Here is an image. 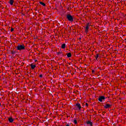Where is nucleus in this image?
Instances as JSON below:
<instances>
[{
  "instance_id": "f257e3e1",
  "label": "nucleus",
  "mask_w": 126,
  "mask_h": 126,
  "mask_svg": "<svg viewBox=\"0 0 126 126\" xmlns=\"http://www.w3.org/2000/svg\"><path fill=\"white\" fill-rule=\"evenodd\" d=\"M17 49L18 51H22L25 50V45L24 44H18Z\"/></svg>"
},
{
  "instance_id": "f03ea898",
  "label": "nucleus",
  "mask_w": 126,
  "mask_h": 126,
  "mask_svg": "<svg viewBox=\"0 0 126 126\" xmlns=\"http://www.w3.org/2000/svg\"><path fill=\"white\" fill-rule=\"evenodd\" d=\"M66 18L70 22H73V16L68 14L66 15Z\"/></svg>"
},
{
  "instance_id": "7ed1b4c3",
  "label": "nucleus",
  "mask_w": 126,
  "mask_h": 126,
  "mask_svg": "<svg viewBox=\"0 0 126 126\" xmlns=\"http://www.w3.org/2000/svg\"><path fill=\"white\" fill-rule=\"evenodd\" d=\"M103 100H105V96H99L98 98V101H99V102H103Z\"/></svg>"
},
{
  "instance_id": "20e7f679",
  "label": "nucleus",
  "mask_w": 126,
  "mask_h": 126,
  "mask_svg": "<svg viewBox=\"0 0 126 126\" xmlns=\"http://www.w3.org/2000/svg\"><path fill=\"white\" fill-rule=\"evenodd\" d=\"M112 105L111 104H106V105L104 106L105 109H108V108H111Z\"/></svg>"
},
{
  "instance_id": "39448f33",
  "label": "nucleus",
  "mask_w": 126,
  "mask_h": 126,
  "mask_svg": "<svg viewBox=\"0 0 126 126\" xmlns=\"http://www.w3.org/2000/svg\"><path fill=\"white\" fill-rule=\"evenodd\" d=\"M76 106L77 107V108H78L79 110L81 109V105H80V103H77L76 104Z\"/></svg>"
},
{
  "instance_id": "423d86ee",
  "label": "nucleus",
  "mask_w": 126,
  "mask_h": 126,
  "mask_svg": "<svg viewBox=\"0 0 126 126\" xmlns=\"http://www.w3.org/2000/svg\"><path fill=\"white\" fill-rule=\"evenodd\" d=\"M89 29V25H88L86 27V29L85 32H86V33H87V32H88V30Z\"/></svg>"
},
{
  "instance_id": "0eeeda50",
  "label": "nucleus",
  "mask_w": 126,
  "mask_h": 126,
  "mask_svg": "<svg viewBox=\"0 0 126 126\" xmlns=\"http://www.w3.org/2000/svg\"><path fill=\"white\" fill-rule=\"evenodd\" d=\"M13 2H14V0H10L9 1V3L11 5H13Z\"/></svg>"
},
{
  "instance_id": "6e6552de",
  "label": "nucleus",
  "mask_w": 126,
  "mask_h": 126,
  "mask_svg": "<svg viewBox=\"0 0 126 126\" xmlns=\"http://www.w3.org/2000/svg\"><path fill=\"white\" fill-rule=\"evenodd\" d=\"M87 125H90V126H93V124L91 122V121H88L87 122Z\"/></svg>"
},
{
  "instance_id": "1a4fd4ad",
  "label": "nucleus",
  "mask_w": 126,
  "mask_h": 126,
  "mask_svg": "<svg viewBox=\"0 0 126 126\" xmlns=\"http://www.w3.org/2000/svg\"><path fill=\"white\" fill-rule=\"evenodd\" d=\"M8 121L9 123H12L13 122V119H12V117H10L8 118Z\"/></svg>"
},
{
  "instance_id": "9d476101",
  "label": "nucleus",
  "mask_w": 126,
  "mask_h": 126,
  "mask_svg": "<svg viewBox=\"0 0 126 126\" xmlns=\"http://www.w3.org/2000/svg\"><path fill=\"white\" fill-rule=\"evenodd\" d=\"M31 67L32 68V69H34V68H35V67H36V65L35 64H31Z\"/></svg>"
},
{
  "instance_id": "9b49d317",
  "label": "nucleus",
  "mask_w": 126,
  "mask_h": 126,
  "mask_svg": "<svg viewBox=\"0 0 126 126\" xmlns=\"http://www.w3.org/2000/svg\"><path fill=\"white\" fill-rule=\"evenodd\" d=\"M62 49H65V44L63 43L62 45L61 46Z\"/></svg>"
},
{
  "instance_id": "f8f14e48",
  "label": "nucleus",
  "mask_w": 126,
  "mask_h": 126,
  "mask_svg": "<svg viewBox=\"0 0 126 126\" xmlns=\"http://www.w3.org/2000/svg\"><path fill=\"white\" fill-rule=\"evenodd\" d=\"M67 58H70L71 57V53H68L67 54Z\"/></svg>"
},
{
  "instance_id": "ddd939ff",
  "label": "nucleus",
  "mask_w": 126,
  "mask_h": 126,
  "mask_svg": "<svg viewBox=\"0 0 126 126\" xmlns=\"http://www.w3.org/2000/svg\"><path fill=\"white\" fill-rule=\"evenodd\" d=\"M39 3L40 4H41V5H43V6H45L46 5V4H45V3L43 2H39Z\"/></svg>"
},
{
  "instance_id": "4468645a",
  "label": "nucleus",
  "mask_w": 126,
  "mask_h": 126,
  "mask_svg": "<svg viewBox=\"0 0 126 126\" xmlns=\"http://www.w3.org/2000/svg\"><path fill=\"white\" fill-rule=\"evenodd\" d=\"M98 58H99V55L97 54L95 56V59L98 61Z\"/></svg>"
},
{
  "instance_id": "2eb2a0df",
  "label": "nucleus",
  "mask_w": 126,
  "mask_h": 126,
  "mask_svg": "<svg viewBox=\"0 0 126 126\" xmlns=\"http://www.w3.org/2000/svg\"><path fill=\"white\" fill-rule=\"evenodd\" d=\"M73 123L75 125H76L77 124V121H76V120H74Z\"/></svg>"
},
{
  "instance_id": "dca6fc26",
  "label": "nucleus",
  "mask_w": 126,
  "mask_h": 126,
  "mask_svg": "<svg viewBox=\"0 0 126 126\" xmlns=\"http://www.w3.org/2000/svg\"><path fill=\"white\" fill-rule=\"evenodd\" d=\"M14 30V29L11 28V32H13Z\"/></svg>"
},
{
  "instance_id": "f3484780",
  "label": "nucleus",
  "mask_w": 126,
  "mask_h": 126,
  "mask_svg": "<svg viewBox=\"0 0 126 126\" xmlns=\"http://www.w3.org/2000/svg\"><path fill=\"white\" fill-rule=\"evenodd\" d=\"M39 77H40V78L43 77V75H42V74H40V75H39Z\"/></svg>"
},
{
  "instance_id": "a211bd4d",
  "label": "nucleus",
  "mask_w": 126,
  "mask_h": 126,
  "mask_svg": "<svg viewBox=\"0 0 126 126\" xmlns=\"http://www.w3.org/2000/svg\"><path fill=\"white\" fill-rule=\"evenodd\" d=\"M92 73H94V72H95V71H94V70H93L92 71Z\"/></svg>"
},
{
  "instance_id": "6ab92c4d",
  "label": "nucleus",
  "mask_w": 126,
  "mask_h": 126,
  "mask_svg": "<svg viewBox=\"0 0 126 126\" xmlns=\"http://www.w3.org/2000/svg\"><path fill=\"white\" fill-rule=\"evenodd\" d=\"M86 106H88V103H86Z\"/></svg>"
},
{
  "instance_id": "aec40b11",
  "label": "nucleus",
  "mask_w": 126,
  "mask_h": 126,
  "mask_svg": "<svg viewBox=\"0 0 126 126\" xmlns=\"http://www.w3.org/2000/svg\"><path fill=\"white\" fill-rule=\"evenodd\" d=\"M11 53H12V54H13V53H13V51H12V52H11Z\"/></svg>"
},
{
  "instance_id": "412c9836",
  "label": "nucleus",
  "mask_w": 126,
  "mask_h": 126,
  "mask_svg": "<svg viewBox=\"0 0 126 126\" xmlns=\"http://www.w3.org/2000/svg\"><path fill=\"white\" fill-rule=\"evenodd\" d=\"M66 126H69V125H67Z\"/></svg>"
}]
</instances>
